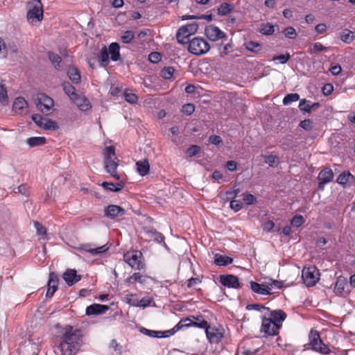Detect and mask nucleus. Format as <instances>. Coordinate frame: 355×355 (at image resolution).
Wrapping results in <instances>:
<instances>
[{"instance_id":"obj_28","label":"nucleus","mask_w":355,"mask_h":355,"mask_svg":"<svg viewBox=\"0 0 355 355\" xmlns=\"http://www.w3.org/2000/svg\"><path fill=\"white\" fill-rule=\"evenodd\" d=\"M232 261H233L232 258L225 256V255L216 254L214 256V263L219 266H224L229 265V264L232 263Z\"/></svg>"},{"instance_id":"obj_54","label":"nucleus","mask_w":355,"mask_h":355,"mask_svg":"<svg viewBox=\"0 0 355 355\" xmlns=\"http://www.w3.org/2000/svg\"><path fill=\"white\" fill-rule=\"evenodd\" d=\"M153 300L150 297H144L141 300H138L139 305L137 307L146 308L150 305Z\"/></svg>"},{"instance_id":"obj_63","label":"nucleus","mask_w":355,"mask_h":355,"mask_svg":"<svg viewBox=\"0 0 355 355\" xmlns=\"http://www.w3.org/2000/svg\"><path fill=\"white\" fill-rule=\"evenodd\" d=\"M312 121L310 119H304L301 121L300 126L305 130H310L312 128Z\"/></svg>"},{"instance_id":"obj_23","label":"nucleus","mask_w":355,"mask_h":355,"mask_svg":"<svg viewBox=\"0 0 355 355\" xmlns=\"http://www.w3.org/2000/svg\"><path fill=\"white\" fill-rule=\"evenodd\" d=\"M251 290L257 294L266 295L270 294V287L263 284H258L255 282H250Z\"/></svg>"},{"instance_id":"obj_27","label":"nucleus","mask_w":355,"mask_h":355,"mask_svg":"<svg viewBox=\"0 0 355 355\" xmlns=\"http://www.w3.org/2000/svg\"><path fill=\"white\" fill-rule=\"evenodd\" d=\"M190 327H193L192 318H187L182 319L174 327L173 329L170 330L171 332L169 333V334L172 335L176 331L180 330L183 328H188Z\"/></svg>"},{"instance_id":"obj_37","label":"nucleus","mask_w":355,"mask_h":355,"mask_svg":"<svg viewBox=\"0 0 355 355\" xmlns=\"http://www.w3.org/2000/svg\"><path fill=\"white\" fill-rule=\"evenodd\" d=\"M354 179L353 175L349 172H343L338 177V183L345 185Z\"/></svg>"},{"instance_id":"obj_25","label":"nucleus","mask_w":355,"mask_h":355,"mask_svg":"<svg viewBox=\"0 0 355 355\" xmlns=\"http://www.w3.org/2000/svg\"><path fill=\"white\" fill-rule=\"evenodd\" d=\"M73 101L81 111L86 112L91 108L88 99L84 96H77Z\"/></svg>"},{"instance_id":"obj_32","label":"nucleus","mask_w":355,"mask_h":355,"mask_svg":"<svg viewBox=\"0 0 355 355\" xmlns=\"http://www.w3.org/2000/svg\"><path fill=\"white\" fill-rule=\"evenodd\" d=\"M318 103H311L310 101L302 99L299 104V108L304 112H310L311 109L315 106H318Z\"/></svg>"},{"instance_id":"obj_22","label":"nucleus","mask_w":355,"mask_h":355,"mask_svg":"<svg viewBox=\"0 0 355 355\" xmlns=\"http://www.w3.org/2000/svg\"><path fill=\"white\" fill-rule=\"evenodd\" d=\"M62 277L68 286H72L80 280V275H78L76 271L73 269L67 270Z\"/></svg>"},{"instance_id":"obj_40","label":"nucleus","mask_w":355,"mask_h":355,"mask_svg":"<svg viewBox=\"0 0 355 355\" xmlns=\"http://www.w3.org/2000/svg\"><path fill=\"white\" fill-rule=\"evenodd\" d=\"M125 100L131 104H136L138 101V96L132 92L131 90L127 89L123 93Z\"/></svg>"},{"instance_id":"obj_48","label":"nucleus","mask_w":355,"mask_h":355,"mask_svg":"<svg viewBox=\"0 0 355 355\" xmlns=\"http://www.w3.org/2000/svg\"><path fill=\"white\" fill-rule=\"evenodd\" d=\"M245 47L250 51L257 52L260 50V44L256 42L250 41L245 43Z\"/></svg>"},{"instance_id":"obj_34","label":"nucleus","mask_w":355,"mask_h":355,"mask_svg":"<svg viewBox=\"0 0 355 355\" xmlns=\"http://www.w3.org/2000/svg\"><path fill=\"white\" fill-rule=\"evenodd\" d=\"M62 88L65 94L73 101L78 96L75 92V88L69 83H64Z\"/></svg>"},{"instance_id":"obj_62","label":"nucleus","mask_w":355,"mask_h":355,"mask_svg":"<svg viewBox=\"0 0 355 355\" xmlns=\"http://www.w3.org/2000/svg\"><path fill=\"white\" fill-rule=\"evenodd\" d=\"M200 148L199 146L193 145L187 149V153L189 157H193L196 155L200 152Z\"/></svg>"},{"instance_id":"obj_31","label":"nucleus","mask_w":355,"mask_h":355,"mask_svg":"<svg viewBox=\"0 0 355 355\" xmlns=\"http://www.w3.org/2000/svg\"><path fill=\"white\" fill-rule=\"evenodd\" d=\"M120 46L118 43L113 42L109 46V53L112 61H117L120 58Z\"/></svg>"},{"instance_id":"obj_4","label":"nucleus","mask_w":355,"mask_h":355,"mask_svg":"<svg viewBox=\"0 0 355 355\" xmlns=\"http://www.w3.org/2000/svg\"><path fill=\"white\" fill-rule=\"evenodd\" d=\"M26 17L28 21L32 25L42 20L43 10L40 0H32L28 3Z\"/></svg>"},{"instance_id":"obj_10","label":"nucleus","mask_w":355,"mask_h":355,"mask_svg":"<svg viewBox=\"0 0 355 355\" xmlns=\"http://www.w3.org/2000/svg\"><path fill=\"white\" fill-rule=\"evenodd\" d=\"M142 254L139 251H130L126 252L124 256V261L133 269L140 270L142 268L141 263Z\"/></svg>"},{"instance_id":"obj_16","label":"nucleus","mask_w":355,"mask_h":355,"mask_svg":"<svg viewBox=\"0 0 355 355\" xmlns=\"http://www.w3.org/2000/svg\"><path fill=\"white\" fill-rule=\"evenodd\" d=\"M220 283L225 287L239 288L240 284L237 277L233 275H223L220 276Z\"/></svg>"},{"instance_id":"obj_18","label":"nucleus","mask_w":355,"mask_h":355,"mask_svg":"<svg viewBox=\"0 0 355 355\" xmlns=\"http://www.w3.org/2000/svg\"><path fill=\"white\" fill-rule=\"evenodd\" d=\"M334 178V173L331 169L325 168L321 171L318 175L320 189H323L327 183L330 182Z\"/></svg>"},{"instance_id":"obj_29","label":"nucleus","mask_w":355,"mask_h":355,"mask_svg":"<svg viewBox=\"0 0 355 355\" xmlns=\"http://www.w3.org/2000/svg\"><path fill=\"white\" fill-rule=\"evenodd\" d=\"M46 139L44 137H33L28 138L26 141L27 145L30 147L41 146L46 144Z\"/></svg>"},{"instance_id":"obj_5","label":"nucleus","mask_w":355,"mask_h":355,"mask_svg":"<svg viewBox=\"0 0 355 355\" xmlns=\"http://www.w3.org/2000/svg\"><path fill=\"white\" fill-rule=\"evenodd\" d=\"M310 348L320 354H327L331 352L330 349L326 345L320 338V334L317 331L311 330L309 336Z\"/></svg>"},{"instance_id":"obj_14","label":"nucleus","mask_w":355,"mask_h":355,"mask_svg":"<svg viewBox=\"0 0 355 355\" xmlns=\"http://www.w3.org/2000/svg\"><path fill=\"white\" fill-rule=\"evenodd\" d=\"M125 214V211L123 208L119 205H110L104 209L105 216L114 219L116 217L122 216Z\"/></svg>"},{"instance_id":"obj_3","label":"nucleus","mask_w":355,"mask_h":355,"mask_svg":"<svg viewBox=\"0 0 355 355\" xmlns=\"http://www.w3.org/2000/svg\"><path fill=\"white\" fill-rule=\"evenodd\" d=\"M119 160L116 155L115 148L113 146H106L103 152L104 168L110 175L115 180H119L121 174L117 173Z\"/></svg>"},{"instance_id":"obj_2","label":"nucleus","mask_w":355,"mask_h":355,"mask_svg":"<svg viewBox=\"0 0 355 355\" xmlns=\"http://www.w3.org/2000/svg\"><path fill=\"white\" fill-rule=\"evenodd\" d=\"M261 331L266 336H275L278 334L282 322L286 318V314L282 310L278 309L266 312L261 315Z\"/></svg>"},{"instance_id":"obj_52","label":"nucleus","mask_w":355,"mask_h":355,"mask_svg":"<svg viewBox=\"0 0 355 355\" xmlns=\"http://www.w3.org/2000/svg\"><path fill=\"white\" fill-rule=\"evenodd\" d=\"M173 73L174 69L173 67H165L161 72L162 76L166 80L172 78Z\"/></svg>"},{"instance_id":"obj_21","label":"nucleus","mask_w":355,"mask_h":355,"mask_svg":"<svg viewBox=\"0 0 355 355\" xmlns=\"http://www.w3.org/2000/svg\"><path fill=\"white\" fill-rule=\"evenodd\" d=\"M109 307L106 305L99 304H94L87 307L86 309V315H100L105 313Z\"/></svg>"},{"instance_id":"obj_39","label":"nucleus","mask_w":355,"mask_h":355,"mask_svg":"<svg viewBox=\"0 0 355 355\" xmlns=\"http://www.w3.org/2000/svg\"><path fill=\"white\" fill-rule=\"evenodd\" d=\"M340 40L347 44H350L354 40V35L352 31L345 29L340 35Z\"/></svg>"},{"instance_id":"obj_53","label":"nucleus","mask_w":355,"mask_h":355,"mask_svg":"<svg viewBox=\"0 0 355 355\" xmlns=\"http://www.w3.org/2000/svg\"><path fill=\"white\" fill-rule=\"evenodd\" d=\"M101 62L103 63V66H105L108 64L109 62V53L107 50L104 48L101 50L99 56Z\"/></svg>"},{"instance_id":"obj_19","label":"nucleus","mask_w":355,"mask_h":355,"mask_svg":"<svg viewBox=\"0 0 355 355\" xmlns=\"http://www.w3.org/2000/svg\"><path fill=\"white\" fill-rule=\"evenodd\" d=\"M109 248L110 245H108V243L97 248H92V245L90 244H86L83 247V250L85 252H87L93 256L101 255L106 252Z\"/></svg>"},{"instance_id":"obj_50","label":"nucleus","mask_w":355,"mask_h":355,"mask_svg":"<svg viewBox=\"0 0 355 355\" xmlns=\"http://www.w3.org/2000/svg\"><path fill=\"white\" fill-rule=\"evenodd\" d=\"M265 162L268 164L270 166L274 167L279 162V158L277 156L274 155H270L264 156Z\"/></svg>"},{"instance_id":"obj_24","label":"nucleus","mask_w":355,"mask_h":355,"mask_svg":"<svg viewBox=\"0 0 355 355\" xmlns=\"http://www.w3.org/2000/svg\"><path fill=\"white\" fill-rule=\"evenodd\" d=\"M139 331L147 336L151 337V338H165L168 336L169 333L171 331H155V330H150L148 329L145 327H141L139 329Z\"/></svg>"},{"instance_id":"obj_57","label":"nucleus","mask_w":355,"mask_h":355,"mask_svg":"<svg viewBox=\"0 0 355 355\" xmlns=\"http://www.w3.org/2000/svg\"><path fill=\"white\" fill-rule=\"evenodd\" d=\"M182 111L187 115H191L195 111V106L191 103H188L183 105Z\"/></svg>"},{"instance_id":"obj_8","label":"nucleus","mask_w":355,"mask_h":355,"mask_svg":"<svg viewBox=\"0 0 355 355\" xmlns=\"http://www.w3.org/2000/svg\"><path fill=\"white\" fill-rule=\"evenodd\" d=\"M302 279L307 286H313L320 279L319 270L313 266L304 267L302 271Z\"/></svg>"},{"instance_id":"obj_47","label":"nucleus","mask_w":355,"mask_h":355,"mask_svg":"<svg viewBox=\"0 0 355 355\" xmlns=\"http://www.w3.org/2000/svg\"><path fill=\"white\" fill-rule=\"evenodd\" d=\"M148 234L154 241H157V243H163L164 245L166 247V245L164 243V236L162 234L156 231H150Z\"/></svg>"},{"instance_id":"obj_64","label":"nucleus","mask_w":355,"mask_h":355,"mask_svg":"<svg viewBox=\"0 0 355 355\" xmlns=\"http://www.w3.org/2000/svg\"><path fill=\"white\" fill-rule=\"evenodd\" d=\"M232 46L231 44L227 43L226 44L222 49L220 50V56L223 57L226 55H227L230 52L232 51Z\"/></svg>"},{"instance_id":"obj_1","label":"nucleus","mask_w":355,"mask_h":355,"mask_svg":"<svg viewBox=\"0 0 355 355\" xmlns=\"http://www.w3.org/2000/svg\"><path fill=\"white\" fill-rule=\"evenodd\" d=\"M81 345V334L72 327H67L60 338V343L55 350L57 355H74Z\"/></svg>"},{"instance_id":"obj_33","label":"nucleus","mask_w":355,"mask_h":355,"mask_svg":"<svg viewBox=\"0 0 355 355\" xmlns=\"http://www.w3.org/2000/svg\"><path fill=\"white\" fill-rule=\"evenodd\" d=\"M347 286L346 279L343 277H338L334 287V291L337 294H342L345 291V287Z\"/></svg>"},{"instance_id":"obj_11","label":"nucleus","mask_w":355,"mask_h":355,"mask_svg":"<svg viewBox=\"0 0 355 355\" xmlns=\"http://www.w3.org/2000/svg\"><path fill=\"white\" fill-rule=\"evenodd\" d=\"M54 105L53 100L49 96L41 94L37 96V107L43 114H49Z\"/></svg>"},{"instance_id":"obj_15","label":"nucleus","mask_w":355,"mask_h":355,"mask_svg":"<svg viewBox=\"0 0 355 355\" xmlns=\"http://www.w3.org/2000/svg\"><path fill=\"white\" fill-rule=\"evenodd\" d=\"M12 111L16 114H24L28 112V103L23 97H17L12 104Z\"/></svg>"},{"instance_id":"obj_12","label":"nucleus","mask_w":355,"mask_h":355,"mask_svg":"<svg viewBox=\"0 0 355 355\" xmlns=\"http://www.w3.org/2000/svg\"><path fill=\"white\" fill-rule=\"evenodd\" d=\"M205 33L207 38L211 41H218L220 40H224L227 38V35L218 27L209 25L206 27Z\"/></svg>"},{"instance_id":"obj_26","label":"nucleus","mask_w":355,"mask_h":355,"mask_svg":"<svg viewBox=\"0 0 355 355\" xmlns=\"http://www.w3.org/2000/svg\"><path fill=\"white\" fill-rule=\"evenodd\" d=\"M137 171L141 176L147 175L150 170V164L147 159L139 160L136 162Z\"/></svg>"},{"instance_id":"obj_36","label":"nucleus","mask_w":355,"mask_h":355,"mask_svg":"<svg viewBox=\"0 0 355 355\" xmlns=\"http://www.w3.org/2000/svg\"><path fill=\"white\" fill-rule=\"evenodd\" d=\"M192 324H193V327H198L200 329H206V328H207V327L209 326L208 322L205 320H204L202 318V317H201V316H199L197 318L193 316L192 317Z\"/></svg>"},{"instance_id":"obj_59","label":"nucleus","mask_w":355,"mask_h":355,"mask_svg":"<svg viewBox=\"0 0 355 355\" xmlns=\"http://www.w3.org/2000/svg\"><path fill=\"white\" fill-rule=\"evenodd\" d=\"M230 207L232 209H233L234 211H239L241 210L243 207V202H241L239 200H232L230 202Z\"/></svg>"},{"instance_id":"obj_58","label":"nucleus","mask_w":355,"mask_h":355,"mask_svg":"<svg viewBox=\"0 0 355 355\" xmlns=\"http://www.w3.org/2000/svg\"><path fill=\"white\" fill-rule=\"evenodd\" d=\"M243 196V200L247 205H252L256 202V198L252 194L245 193Z\"/></svg>"},{"instance_id":"obj_49","label":"nucleus","mask_w":355,"mask_h":355,"mask_svg":"<svg viewBox=\"0 0 355 355\" xmlns=\"http://www.w3.org/2000/svg\"><path fill=\"white\" fill-rule=\"evenodd\" d=\"M135 37V33L132 31H126L121 35V38L123 43L129 44Z\"/></svg>"},{"instance_id":"obj_6","label":"nucleus","mask_w":355,"mask_h":355,"mask_svg":"<svg viewBox=\"0 0 355 355\" xmlns=\"http://www.w3.org/2000/svg\"><path fill=\"white\" fill-rule=\"evenodd\" d=\"M210 49L209 43L202 37H194L189 43L188 50L192 54L201 55L205 54Z\"/></svg>"},{"instance_id":"obj_20","label":"nucleus","mask_w":355,"mask_h":355,"mask_svg":"<svg viewBox=\"0 0 355 355\" xmlns=\"http://www.w3.org/2000/svg\"><path fill=\"white\" fill-rule=\"evenodd\" d=\"M58 275L54 272H51L49 274V278L48 281V288L46 296L47 297H51L53 296L54 293L56 291L58 288Z\"/></svg>"},{"instance_id":"obj_7","label":"nucleus","mask_w":355,"mask_h":355,"mask_svg":"<svg viewBox=\"0 0 355 355\" xmlns=\"http://www.w3.org/2000/svg\"><path fill=\"white\" fill-rule=\"evenodd\" d=\"M198 29V24L196 22H191L181 26L176 33L178 42L180 44H186L189 37L195 34Z\"/></svg>"},{"instance_id":"obj_9","label":"nucleus","mask_w":355,"mask_h":355,"mask_svg":"<svg viewBox=\"0 0 355 355\" xmlns=\"http://www.w3.org/2000/svg\"><path fill=\"white\" fill-rule=\"evenodd\" d=\"M32 120L39 128L44 130H56L59 128L57 122L47 118H44L38 114H33Z\"/></svg>"},{"instance_id":"obj_38","label":"nucleus","mask_w":355,"mask_h":355,"mask_svg":"<svg viewBox=\"0 0 355 355\" xmlns=\"http://www.w3.org/2000/svg\"><path fill=\"white\" fill-rule=\"evenodd\" d=\"M8 103L9 101L6 88L2 83H0V103L5 106L8 105Z\"/></svg>"},{"instance_id":"obj_41","label":"nucleus","mask_w":355,"mask_h":355,"mask_svg":"<svg viewBox=\"0 0 355 355\" xmlns=\"http://www.w3.org/2000/svg\"><path fill=\"white\" fill-rule=\"evenodd\" d=\"M274 31V26L270 23L263 24L260 28V33L265 35H270Z\"/></svg>"},{"instance_id":"obj_60","label":"nucleus","mask_w":355,"mask_h":355,"mask_svg":"<svg viewBox=\"0 0 355 355\" xmlns=\"http://www.w3.org/2000/svg\"><path fill=\"white\" fill-rule=\"evenodd\" d=\"M290 58H291V56H290L289 53H286L285 55H280L275 56L272 58V60H274V61L278 60L281 64H286L289 60Z\"/></svg>"},{"instance_id":"obj_55","label":"nucleus","mask_w":355,"mask_h":355,"mask_svg":"<svg viewBox=\"0 0 355 355\" xmlns=\"http://www.w3.org/2000/svg\"><path fill=\"white\" fill-rule=\"evenodd\" d=\"M284 33L285 37L289 39H295L297 36L295 29L292 26H289L285 28Z\"/></svg>"},{"instance_id":"obj_44","label":"nucleus","mask_w":355,"mask_h":355,"mask_svg":"<svg viewBox=\"0 0 355 355\" xmlns=\"http://www.w3.org/2000/svg\"><path fill=\"white\" fill-rule=\"evenodd\" d=\"M300 99L298 94H287L283 99V103L285 105H290L293 102H296Z\"/></svg>"},{"instance_id":"obj_42","label":"nucleus","mask_w":355,"mask_h":355,"mask_svg":"<svg viewBox=\"0 0 355 355\" xmlns=\"http://www.w3.org/2000/svg\"><path fill=\"white\" fill-rule=\"evenodd\" d=\"M327 48L325 46H324L321 43L315 42L309 46L308 52L310 54H313V53L324 51Z\"/></svg>"},{"instance_id":"obj_13","label":"nucleus","mask_w":355,"mask_h":355,"mask_svg":"<svg viewBox=\"0 0 355 355\" xmlns=\"http://www.w3.org/2000/svg\"><path fill=\"white\" fill-rule=\"evenodd\" d=\"M207 338L211 343H218L223 336V329L209 325L205 329Z\"/></svg>"},{"instance_id":"obj_30","label":"nucleus","mask_w":355,"mask_h":355,"mask_svg":"<svg viewBox=\"0 0 355 355\" xmlns=\"http://www.w3.org/2000/svg\"><path fill=\"white\" fill-rule=\"evenodd\" d=\"M146 280V277L142 275L140 272H135L130 277L125 280L127 285L133 284L136 282L143 284Z\"/></svg>"},{"instance_id":"obj_45","label":"nucleus","mask_w":355,"mask_h":355,"mask_svg":"<svg viewBox=\"0 0 355 355\" xmlns=\"http://www.w3.org/2000/svg\"><path fill=\"white\" fill-rule=\"evenodd\" d=\"M232 10V7L227 3H222L218 9V13L220 15H226L229 14Z\"/></svg>"},{"instance_id":"obj_17","label":"nucleus","mask_w":355,"mask_h":355,"mask_svg":"<svg viewBox=\"0 0 355 355\" xmlns=\"http://www.w3.org/2000/svg\"><path fill=\"white\" fill-rule=\"evenodd\" d=\"M116 180L118 181L116 183L103 182L101 184V185L105 190L113 192H118L121 191L124 188L125 181L123 179V176H121V178Z\"/></svg>"},{"instance_id":"obj_43","label":"nucleus","mask_w":355,"mask_h":355,"mask_svg":"<svg viewBox=\"0 0 355 355\" xmlns=\"http://www.w3.org/2000/svg\"><path fill=\"white\" fill-rule=\"evenodd\" d=\"M247 309L258 311L261 313V315H264L266 312L271 311L269 308L265 307L262 305L257 304L248 305Z\"/></svg>"},{"instance_id":"obj_61","label":"nucleus","mask_w":355,"mask_h":355,"mask_svg":"<svg viewBox=\"0 0 355 355\" xmlns=\"http://www.w3.org/2000/svg\"><path fill=\"white\" fill-rule=\"evenodd\" d=\"M304 223V219L302 216L298 215L293 217L291 220V224L295 227H300Z\"/></svg>"},{"instance_id":"obj_51","label":"nucleus","mask_w":355,"mask_h":355,"mask_svg":"<svg viewBox=\"0 0 355 355\" xmlns=\"http://www.w3.org/2000/svg\"><path fill=\"white\" fill-rule=\"evenodd\" d=\"M49 58L56 69L60 67L61 58L58 55L53 53H49Z\"/></svg>"},{"instance_id":"obj_35","label":"nucleus","mask_w":355,"mask_h":355,"mask_svg":"<svg viewBox=\"0 0 355 355\" xmlns=\"http://www.w3.org/2000/svg\"><path fill=\"white\" fill-rule=\"evenodd\" d=\"M67 76L69 79L74 83H79L80 80V75L76 68L69 67L67 69Z\"/></svg>"},{"instance_id":"obj_46","label":"nucleus","mask_w":355,"mask_h":355,"mask_svg":"<svg viewBox=\"0 0 355 355\" xmlns=\"http://www.w3.org/2000/svg\"><path fill=\"white\" fill-rule=\"evenodd\" d=\"M125 300L126 303L132 306L137 307L139 305L138 299L136 295L133 293H128L125 295Z\"/></svg>"},{"instance_id":"obj_56","label":"nucleus","mask_w":355,"mask_h":355,"mask_svg":"<svg viewBox=\"0 0 355 355\" xmlns=\"http://www.w3.org/2000/svg\"><path fill=\"white\" fill-rule=\"evenodd\" d=\"M33 225H34V227L37 230V234L38 235L44 236L46 234V228L44 226H42L40 223L34 222Z\"/></svg>"}]
</instances>
